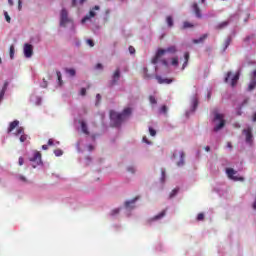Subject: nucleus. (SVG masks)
Masks as SVG:
<instances>
[{"label":"nucleus","mask_w":256,"mask_h":256,"mask_svg":"<svg viewBox=\"0 0 256 256\" xmlns=\"http://www.w3.org/2000/svg\"><path fill=\"white\" fill-rule=\"evenodd\" d=\"M149 101L152 107H155V105H157V99H155V96H150Z\"/></svg>","instance_id":"nucleus-36"},{"label":"nucleus","mask_w":256,"mask_h":256,"mask_svg":"<svg viewBox=\"0 0 256 256\" xmlns=\"http://www.w3.org/2000/svg\"><path fill=\"white\" fill-rule=\"evenodd\" d=\"M85 1H87V0H79L78 3H79V5H83V3H85Z\"/></svg>","instance_id":"nucleus-61"},{"label":"nucleus","mask_w":256,"mask_h":256,"mask_svg":"<svg viewBox=\"0 0 256 256\" xmlns=\"http://www.w3.org/2000/svg\"><path fill=\"white\" fill-rule=\"evenodd\" d=\"M230 21H224V22H221L219 23L217 26H216V29H225V27H227L229 25Z\"/></svg>","instance_id":"nucleus-27"},{"label":"nucleus","mask_w":256,"mask_h":256,"mask_svg":"<svg viewBox=\"0 0 256 256\" xmlns=\"http://www.w3.org/2000/svg\"><path fill=\"white\" fill-rule=\"evenodd\" d=\"M173 157L176 161L177 167H183L185 165V154L183 151H175Z\"/></svg>","instance_id":"nucleus-9"},{"label":"nucleus","mask_w":256,"mask_h":256,"mask_svg":"<svg viewBox=\"0 0 256 256\" xmlns=\"http://www.w3.org/2000/svg\"><path fill=\"white\" fill-rule=\"evenodd\" d=\"M129 53L130 55H135V48H133V46L129 47Z\"/></svg>","instance_id":"nucleus-50"},{"label":"nucleus","mask_w":256,"mask_h":256,"mask_svg":"<svg viewBox=\"0 0 256 256\" xmlns=\"http://www.w3.org/2000/svg\"><path fill=\"white\" fill-rule=\"evenodd\" d=\"M135 203H137V198L128 200L125 202V210L127 212L132 211V209H135L136 205Z\"/></svg>","instance_id":"nucleus-15"},{"label":"nucleus","mask_w":256,"mask_h":256,"mask_svg":"<svg viewBox=\"0 0 256 256\" xmlns=\"http://www.w3.org/2000/svg\"><path fill=\"white\" fill-rule=\"evenodd\" d=\"M213 123H214V131H220L225 127V116L223 114L214 111L213 112Z\"/></svg>","instance_id":"nucleus-3"},{"label":"nucleus","mask_w":256,"mask_h":256,"mask_svg":"<svg viewBox=\"0 0 256 256\" xmlns=\"http://www.w3.org/2000/svg\"><path fill=\"white\" fill-rule=\"evenodd\" d=\"M54 155H55L56 157H61V155H63V150H61V149L55 150V151H54Z\"/></svg>","instance_id":"nucleus-40"},{"label":"nucleus","mask_w":256,"mask_h":256,"mask_svg":"<svg viewBox=\"0 0 256 256\" xmlns=\"http://www.w3.org/2000/svg\"><path fill=\"white\" fill-rule=\"evenodd\" d=\"M229 45H231V38H227L225 43H224V50L227 49V47H229Z\"/></svg>","instance_id":"nucleus-42"},{"label":"nucleus","mask_w":256,"mask_h":256,"mask_svg":"<svg viewBox=\"0 0 256 256\" xmlns=\"http://www.w3.org/2000/svg\"><path fill=\"white\" fill-rule=\"evenodd\" d=\"M65 72L67 73V75H69V77H75L77 73L74 68H66Z\"/></svg>","instance_id":"nucleus-25"},{"label":"nucleus","mask_w":256,"mask_h":256,"mask_svg":"<svg viewBox=\"0 0 256 256\" xmlns=\"http://www.w3.org/2000/svg\"><path fill=\"white\" fill-rule=\"evenodd\" d=\"M41 87L45 89V87H47V81L43 80V82L41 83Z\"/></svg>","instance_id":"nucleus-52"},{"label":"nucleus","mask_w":256,"mask_h":256,"mask_svg":"<svg viewBox=\"0 0 256 256\" xmlns=\"http://www.w3.org/2000/svg\"><path fill=\"white\" fill-rule=\"evenodd\" d=\"M165 215H167V211L162 210L160 213H158L154 217L150 218L149 223H155V221H161V219H163V217H165Z\"/></svg>","instance_id":"nucleus-17"},{"label":"nucleus","mask_w":256,"mask_h":256,"mask_svg":"<svg viewBox=\"0 0 256 256\" xmlns=\"http://www.w3.org/2000/svg\"><path fill=\"white\" fill-rule=\"evenodd\" d=\"M56 75H57V79H58V85L61 87L63 85V80L61 78V72L57 71Z\"/></svg>","instance_id":"nucleus-35"},{"label":"nucleus","mask_w":256,"mask_h":256,"mask_svg":"<svg viewBox=\"0 0 256 256\" xmlns=\"http://www.w3.org/2000/svg\"><path fill=\"white\" fill-rule=\"evenodd\" d=\"M166 23H167L168 27H173V17L167 16Z\"/></svg>","instance_id":"nucleus-34"},{"label":"nucleus","mask_w":256,"mask_h":256,"mask_svg":"<svg viewBox=\"0 0 256 256\" xmlns=\"http://www.w3.org/2000/svg\"><path fill=\"white\" fill-rule=\"evenodd\" d=\"M177 193H179V188H175L173 189L171 192H170V199H173V197H176L177 196Z\"/></svg>","instance_id":"nucleus-32"},{"label":"nucleus","mask_w":256,"mask_h":256,"mask_svg":"<svg viewBox=\"0 0 256 256\" xmlns=\"http://www.w3.org/2000/svg\"><path fill=\"white\" fill-rule=\"evenodd\" d=\"M176 52H177V48L175 46H170L166 49H159L156 53V56L152 59L153 65H157V63H159V60L161 59V57H163V55H167V53H176Z\"/></svg>","instance_id":"nucleus-4"},{"label":"nucleus","mask_w":256,"mask_h":256,"mask_svg":"<svg viewBox=\"0 0 256 256\" xmlns=\"http://www.w3.org/2000/svg\"><path fill=\"white\" fill-rule=\"evenodd\" d=\"M13 135L14 137H17L19 139L20 143H25V141L29 139V136L25 134V130L23 129V127H18Z\"/></svg>","instance_id":"nucleus-10"},{"label":"nucleus","mask_w":256,"mask_h":256,"mask_svg":"<svg viewBox=\"0 0 256 256\" xmlns=\"http://www.w3.org/2000/svg\"><path fill=\"white\" fill-rule=\"evenodd\" d=\"M79 95L81 97H85V95H87V88H81L80 92H79Z\"/></svg>","instance_id":"nucleus-39"},{"label":"nucleus","mask_w":256,"mask_h":256,"mask_svg":"<svg viewBox=\"0 0 256 256\" xmlns=\"http://www.w3.org/2000/svg\"><path fill=\"white\" fill-rule=\"evenodd\" d=\"M149 134L151 135V137H155V135H157V131L152 127H149Z\"/></svg>","instance_id":"nucleus-41"},{"label":"nucleus","mask_w":256,"mask_h":256,"mask_svg":"<svg viewBox=\"0 0 256 256\" xmlns=\"http://www.w3.org/2000/svg\"><path fill=\"white\" fill-rule=\"evenodd\" d=\"M23 53L26 59H31L33 57V45L25 43L23 46Z\"/></svg>","instance_id":"nucleus-12"},{"label":"nucleus","mask_w":256,"mask_h":256,"mask_svg":"<svg viewBox=\"0 0 256 256\" xmlns=\"http://www.w3.org/2000/svg\"><path fill=\"white\" fill-rule=\"evenodd\" d=\"M99 101H101V94L96 95V105H99Z\"/></svg>","instance_id":"nucleus-51"},{"label":"nucleus","mask_w":256,"mask_h":256,"mask_svg":"<svg viewBox=\"0 0 256 256\" xmlns=\"http://www.w3.org/2000/svg\"><path fill=\"white\" fill-rule=\"evenodd\" d=\"M48 145H55V141L53 139H49L48 140Z\"/></svg>","instance_id":"nucleus-53"},{"label":"nucleus","mask_w":256,"mask_h":256,"mask_svg":"<svg viewBox=\"0 0 256 256\" xmlns=\"http://www.w3.org/2000/svg\"><path fill=\"white\" fill-rule=\"evenodd\" d=\"M96 69H98V70H99V69H103V64H97V65H96Z\"/></svg>","instance_id":"nucleus-55"},{"label":"nucleus","mask_w":256,"mask_h":256,"mask_svg":"<svg viewBox=\"0 0 256 256\" xmlns=\"http://www.w3.org/2000/svg\"><path fill=\"white\" fill-rule=\"evenodd\" d=\"M156 80L160 85H171V83H173L172 78H163L159 75L156 76Z\"/></svg>","instance_id":"nucleus-16"},{"label":"nucleus","mask_w":256,"mask_h":256,"mask_svg":"<svg viewBox=\"0 0 256 256\" xmlns=\"http://www.w3.org/2000/svg\"><path fill=\"white\" fill-rule=\"evenodd\" d=\"M160 181H161V183H165V170H162V172H161Z\"/></svg>","instance_id":"nucleus-45"},{"label":"nucleus","mask_w":256,"mask_h":256,"mask_svg":"<svg viewBox=\"0 0 256 256\" xmlns=\"http://www.w3.org/2000/svg\"><path fill=\"white\" fill-rule=\"evenodd\" d=\"M8 4L10 5V7H13V5H14L13 0H8Z\"/></svg>","instance_id":"nucleus-58"},{"label":"nucleus","mask_w":256,"mask_h":256,"mask_svg":"<svg viewBox=\"0 0 256 256\" xmlns=\"http://www.w3.org/2000/svg\"><path fill=\"white\" fill-rule=\"evenodd\" d=\"M226 175L232 181H245V178H243L242 176H239V172H237L233 168H227Z\"/></svg>","instance_id":"nucleus-7"},{"label":"nucleus","mask_w":256,"mask_h":256,"mask_svg":"<svg viewBox=\"0 0 256 256\" xmlns=\"http://www.w3.org/2000/svg\"><path fill=\"white\" fill-rule=\"evenodd\" d=\"M255 85H256V71L253 72V79L248 86V90L253 91L255 89Z\"/></svg>","instance_id":"nucleus-21"},{"label":"nucleus","mask_w":256,"mask_h":256,"mask_svg":"<svg viewBox=\"0 0 256 256\" xmlns=\"http://www.w3.org/2000/svg\"><path fill=\"white\" fill-rule=\"evenodd\" d=\"M30 101L33 105H41V97L37 96V94H32L30 96Z\"/></svg>","instance_id":"nucleus-19"},{"label":"nucleus","mask_w":256,"mask_h":256,"mask_svg":"<svg viewBox=\"0 0 256 256\" xmlns=\"http://www.w3.org/2000/svg\"><path fill=\"white\" fill-rule=\"evenodd\" d=\"M132 110L131 108L127 107L123 110L122 113H118L115 111H110V121L114 127H119L125 119H129L131 117Z\"/></svg>","instance_id":"nucleus-1"},{"label":"nucleus","mask_w":256,"mask_h":256,"mask_svg":"<svg viewBox=\"0 0 256 256\" xmlns=\"http://www.w3.org/2000/svg\"><path fill=\"white\" fill-rule=\"evenodd\" d=\"M188 63H189V54H188V52H186L184 54V63H183V66H182V71L185 69V67H187Z\"/></svg>","instance_id":"nucleus-28"},{"label":"nucleus","mask_w":256,"mask_h":256,"mask_svg":"<svg viewBox=\"0 0 256 256\" xmlns=\"http://www.w3.org/2000/svg\"><path fill=\"white\" fill-rule=\"evenodd\" d=\"M189 27H193V24H191V23H189V22H184L183 28H184V29H189Z\"/></svg>","instance_id":"nucleus-46"},{"label":"nucleus","mask_w":256,"mask_h":256,"mask_svg":"<svg viewBox=\"0 0 256 256\" xmlns=\"http://www.w3.org/2000/svg\"><path fill=\"white\" fill-rule=\"evenodd\" d=\"M192 9L195 12L196 17H198V19H201L202 17L201 10L199 9V6L197 5V3L193 4Z\"/></svg>","instance_id":"nucleus-22"},{"label":"nucleus","mask_w":256,"mask_h":256,"mask_svg":"<svg viewBox=\"0 0 256 256\" xmlns=\"http://www.w3.org/2000/svg\"><path fill=\"white\" fill-rule=\"evenodd\" d=\"M159 113H167V106H162L159 110Z\"/></svg>","instance_id":"nucleus-48"},{"label":"nucleus","mask_w":256,"mask_h":256,"mask_svg":"<svg viewBox=\"0 0 256 256\" xmlns=\"http://www.w3.org/2000/svg\"><path fill=\"white\" fill-rule=\"evenodd\" d=\"M205 39H207V35L206 34H204L201 37H199V39H194L193 43H195V44L203 43V41H205Z\"/></svg>","instance_id":"nucleus-29"},{"label":"nucleus","mask_w":256,"mask_h":256,"mask_svg":"<svg viewBox=\"0 0 256 256\" xmlns=\"http://www.w3.org/2000/svg\"><path fill=\"white\" fill-rule=\"evenodd\" d=\"M80 125H81L82 132L85 135H89V130H87V123L84 120H81Z\"/></svg>","instance_id":"nucleus-24"},{"label":"nucleus","mask_w":256,"mask_h":256,"mask_svg":"<svg viewBox=\"0 0 256 256\" xmlns=\"http://www.w3.org/2000/svg\"><path fill=\"white\" fill-rule=\"evenodd\" d=\"M179 65V59L178 58H172L171 66L172 67H178Z\"/></svg>","instance_id":"nucleus-37"},{"label":"nucleus","mask_w":256,"mask_h":256,"mask_svg":"<svg viewBox=\"0 0 256 256\" xmlns=\"http://www.w3.org/2000/svg\"><path fill=\"white\" fill-rule=\"evenodd\" d=\"M199 104V100L197 99V96L194 95L192 98H191V108H190V112L187 111L186 112V115L187 117H189V115L191 113H195V109H197V105Z\"/></svg>","instance_id":"nucleus-13"},{"label":"nucleus","mask_w":256,"mask_h":256,"mask_svg":"<svg viewBox=\"0 0 256 256\" xmlns=\"http://www.w3.org/2000/svg\"><path fill=\"white\" fill-rule=\"evenodd\" d=\"M99 6H94L90 9L89 13L82 18L81 23L82 25H85V23L91 21L93 18L97 17V11H99Z\"/></svg>","instance_id":"nucleus-5"},{"label":"nucleus","mask_w":256,"mask_h":256,"mask_svg":"<svg viewBox=\"0 0 256 256\" xmlns=\"http://www.w3.org/2000/svg\"><path fill=\"white\" fill-rule=\"evenodd\" d=\"M160 63H161L162 65H164V67H167V62H166V60H162V61H160Z\"/></svg>","instance_id":"nucleus-56"},{"label":"nucleus","mask_w":256,"mask_h":256,"mask_svg":"<svg viewBox=\"0 0 256 256\" xmlns=\"http://www.w3.org/2000/svg\"><path fill=\"white\" fill-rule=\"evenodd\" d=\"M91 161V159L86 158V165H89V162Z\"/></svg>","instance_id":"nucleus-62"},{"label":"nucleus","mask_w":256,"mask_h":256,"mask_svg":"<svg viewBox=\"0 0 256 256\" xmlns=\"http://www.w3.org/2000/svg\"><path fill=\"white\" fill-rule=\"evenodd\" d=\"M253 121H254V122L256 121V113H255L254 116H253Z\"/></svg>","instance_id":"nucleus-63"},{"label":"nucleus","mask_w":256,"mask_h":256,"mask_svg":"<svg viewBox=\"0 0 256 256\" xmlns=\"http://www.w3.org/2000/svg\"><path fill=\"white\" fill-rule=\"evenodd\" d=\"M30 161L34 169L39 167V165H42L43 162L41 161V152L37 150L33 151L32 157H30Z\"/></svg>","instance_id":"nucleus-6"},{"label":"nucleus","mask_w":256,"mask_h":256,"mask_svg":"<svg viewBox=\"0 0 256 256\" xmlns=\"http://www.w3.org/2000/svg\"><path fill=\"white\" fill-rule=\"evenodd\" d=\"M126 170L128 171V173H132V174H135L136 171H137V168H135V166L133 165H130L126 168Z\"/></svg>","instance_id":"nucleus-33"},{"label":"nucleus","mask_w":256,"mask_h":256,"mask_svg":"<svg viewBox=\"0 0 256 256\" xmlns=\"http://www.w3.org/2000/svg\"><path fill=\"white\" fill-rule=\"evenodd\" d=\"M18 163H19L20 166L23 165V163H24L23 157L19 158Z\"/></svg>","instance_id":"nucleus-54"},{"label":"nucleus","mask_w":256,"mask_h":256,"mask_svg":"<svg viewBox=\"0 0 256 256\" xmlns=\"http://www.w3.org/2000/svg\"><path fill=\"white\" fill-rule=\"evenodd\" d=\"M253 128L247 127L243 130V135H245V141L247 145H253Z\"/></svg>","instance_id":"nucleus-11"},{"label":"nucleus","mask_w":256,"mask_h":256,"mask_svg":"<svg viewBox=\"0 0 256 256\" xmlns=\"http://www.w3.org/2000/svg\"><path fill=\"white\" fill-rule=\"evenodd\" d=\"M86 43H87V45H89V47H95V43H94L93 40H91V39H88V40L86 41Z\"/></svg>","instance_id":"nucleus-47"},{"label":"nucleus","mask_w":256,"mask_h":256,"mask_svg":"<svg viewBox=\"0 0 256 256\" xmlns=\"http://www.w3.org/2000/svg\"><path fill=\"white\" fill-rule=\"evenodd\" d=\"M7 87H9V82H5L3 88L0 92V103L3 101V97H5V92L7 91Z\"/></svg>","instance_id":"nucleus-23"},{"label":"nucleus","mask_w":256,"mask_h":256,"mask_svg":"<svg viewBox=\"0 0 256 256\" xmlns=\"http://www.w3.org/2000/svg\"><path fill=\"white\" fill-rule=\"evenodd\" d=\"M42 149H43L44 151H47V150L49 149V146L43 145V146H42Z\"/></svg>","instance_id":"nucleus-59"},{"label":"nucleus","mask_w":256,"mask_h":256,"mask_svg":"<svg viewBox=\"0 0 256 256\" xmlns=\"http://www.w3.org/2000/svg\"><path fill=\"white\" fill-rule=\"evenodd\" d=\"M204 149H205V151H207V153H209L211 151V148L209 146H206Z\"/></svg>","instance_id":"nucleus-60"},{"label":"nucleus","mask_w":256,"mask_h":256,"mask_svg":"<svg viewBox=\"0 0 256 256\" xmlns=\"http://www.w3.org/2000/svg\"><path fill=\"white\" fill-rule=\"evenodd\" d=\"M121 213V208H114L110 211V217H117Z\"/></svg>","instance_id":"nucleus-26"},{"label":"nucleus","mask_w":256,"mask_h":256,"mask_svg":"<svg viewBox=\"0 0 256 256\" xmlns=\"http://www.w3.org/2000/svg\"><path fill=\"white\" fill-rule=\"evenodd\" d=\"M204 219H205V214L199 213V214L197 215V221H203Z\"/></svg>","instance_id":"nucleus-43"},{"label":"nucleus","mask_w":256,"mask_h":256,"mask_svg":"<svg viewBox=\"0 0 256 256\" xmlns=\"http://www.w3.org/2000/svg\"><path fill=\"white\" fill-rule=\"evenodd\" d=\"M238 81H239V72L235 74L231 72L227 73V76L225 77V83H228L229 85H231V87H235Z\"/></svg>","instance_id":"nucleus-8"},{"label":"nucleus","mask_w":256,"mask_h":256,"mask_svg":"<svg viewBox=\"0 0 256 256\" xmlns=\"http://www.w3.org/2000/svg\"><path fill=\"white\" fill-rule=\"evenodd\" d=\"M228 147H229V149H231V143H228Z\"/></svg>","instance_id":"nucleus-64"},{"label":"nucleus","mask_w":256,"mask_h":256,"mask_svg":"<svg viewBox=\"0 0 256 256\" xmlns=\"http://www.w3.org/2000/svg\"><path fill=\"white\" fill-rule=\"evenodd\" d=\"M23 9V2L21 0H18V11H21Z\"/></svg>","instance_id":"nucleus-49"},{"label":"nucleus","mask_w":256,"mask_h":256,"mask_svg":"<svg viewBox=\"0 0 256 256\" xmlns=\"http://www.w3.org/2000/svg\"><path fill=\"white\" fill-rule=\"evenodd\" d=\"M77 149L78 151H93V149H95V146L93 145H88V146H85V144H83V141H79L77 143Z\"/></svg>","instance_id":"nucleus-14"},{"label":"nucleus","mask_w":256,"mask_h":256,"mask_svg":"<svg viewBox=\"0 0 256 256\" xmlns=\"http://www.w3.org/2000/svg\"><path fill=\"white\" fill-rule=\"evenodd\" d=\"M16 127H19V121L18 120H14L13 122H11L9 124L8 133H13V131H15Z\"/></svg>","instance_id":"nucleus-20"},{"label":"nucleus","mask_w":256,"mask_h":256,"mask_svg":"<svg viewBox=\"0 0 256 256\" xmlns=\"http://www.w3.org/2000/svg\"><path fill=\"white\" fill-rule=\"evenodd\" d=\"M72 6L77 7V0H72Z\"/></svg>","instance_id":"nucleus-57"},{"label":"nucleus","mask_w":256,"mask_h":256,"mask_svg":"<svg viewBox=\"0 0 256 256\" xmlns=\"http://www.w3.org/2000/svg\"><path fill=\"white\" fill-rule=\"evenodd\" d=\"M10 59H15V45H11L9 49Z\"/></svg>","instance_id":"nucleus-30"},{"label":"nucleus","mask_w":256,"mask_h":256,"mask_svg":"<svg viewBox=\"0 0 256 256\" xmlns=\"http://www.w3.org/2000/svg\"><path fill=\"white\" fill-rule=\"evenodd\" d=\"M17 179L20 181V183H29V180H27V178L23 175H18Z\"/></svg>","instance_id":"nucleus-31"},{"label":"nucleus","mask_w":256,"mask_h":256,"mask_svg":"<svg viewBox=\"0 0 256 256\" xmlns=\"http://www.w3.org/2000/svg\"><path fill=\"white\" fill-rule=\"evenodd\" d=\"M119 79H121V71L117 69L112 76V85H117Z\"/></svg>","instance_id":"nucleus-18"},{"label":"nucleus","mask_w":256,"mask_h":256,"mask_svg":"<svg viewBox=\"0 0 256 256\" xmlns=\"http://www.w3.org/2000/svg\"><path fill=\"white\" fill-rule=\"evenodd\" d=\"M60 27H64L67 29V27L70 28V31L75 32V22H73V18L69 17V11L67 9L62 8L60 11Z\"/></svg>","instance_id":"nucleus-2"},{"label":"nucleus","mask_w":256,"mask_h":256,"mask_svg":"<svg viewBox=\"0 0 256 256\" xmlns=\"http://www.w3.org/2000/svg\"><path fill=\"white\" fill-rule=\"evenodd\" d=\"M4 17L7 23H11V16H9V13L7 11H4Z\"/></svg>","instance_id":"nucleus-38"},{"label":"nucleus","mask_w":256,"mask_h":256,"mask_svg":"<svg viewBox=\"0 0 256 256\" xmlns=\"http://www.w3.org/2000/svg\"><path fill=\"white\" fill-rule=\"evenodd\" d=\"M142 141H143V143H146V145H152L151 141H149V139L147 138V136H144V137L142 138Z\"/></svg>","instance_id":"nucleus-44"}]
</instances>
